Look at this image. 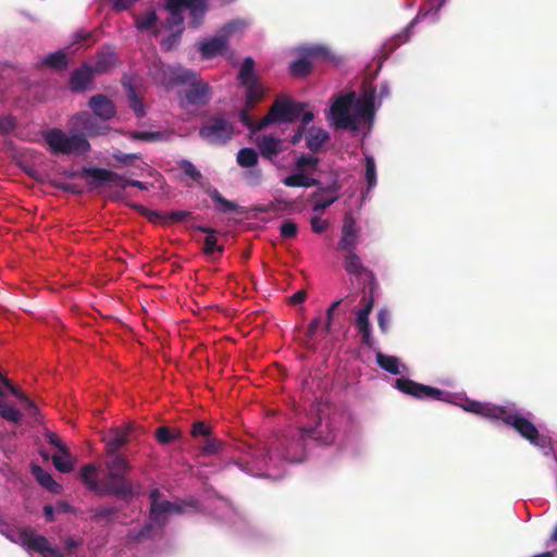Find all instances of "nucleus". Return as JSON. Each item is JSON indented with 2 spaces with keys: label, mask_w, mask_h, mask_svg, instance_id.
<instances>
[{
  "label": "nucleus",
  "mask_w": 557,
  "mask_h": 557,
  "mask_svg": "<svg viewBox=\"0 0 557 557\" xmlns=\"http://www.w3.org/2000/svg\"><path fill=\"white\" fill-rule=\"evenodd\" d=\"M106 468L108 473L102 478V486L109 495L117 496L122 499H131L134 496L132 482L126 478V473L132 470V466L126 455L114 453L106 455Z\"/></svg>",
  "instance_id": "1"
},
{
  "label": "nucleus",
  "mask_w": 557,
  "mask_h": 557,
  "mask_svg": "<svg viewBox=\"0 0 557 557\" xmlns=\"http://www.w3.org/2000/svg\"><path fill=\"white\" fill-rule=\"evenodd\" d=\"M164 9L169 12V16L164 22L168 29H185L183 11L188 10L190 28H199L209 10V0H165Z\"/></svg>",
  "instance_id": "2"
},
{
  "label": "nucleus",
  "mask_w": 557,
  "mask_h": 557,
  "mask_svg": "<svg viewBox=\"0 0 557 557\" xmlns=\"http://www.w3.org/2000/svg\"><path fill=\"white\" fill-rule=\"evenodd\" d=\"M235 135V124L224 112L207 116L198 131V136L210 146H225Z\"/></svg>",
  "instance_id": "3"
},
{
  "label": "nucleus",
  "mask_w": 557,
  "mask_h": 557,
  "mask_svg": "<svg viewBox=\"0 0 557 557\" xmlns=\"http://www.w3.org/2000/svg\"><path fill=\"white\" fill-rule=\"evenodd\" d=\"M306 108V103L293 101L285 96H278L271 106L268 114L258 121L256 128L264 129L273 123H293L299 119Z\"/></svg>",
  "instance_id": "4"
},
{
  "label": "nucleus",
  "mask_w": 557,
  "mask_h": 557,
  "mask_svg": "<svg viewBox=\"0 0 557 557\" xmlns=\"http://www.w3.org/2000/svg\"><path fill=\"white\" fill-rule=\"evenodd\" d=\"M44 139L54 154H83L90 149V145L84 135L67 136L59 128L45 132Z\"/></svg>",
  "instance_id": "5"
},
{
  "label": "nucleus",
  "mask_w": 557,
  "mask_h": 557,
  "mask_svg": "<svg viewBox=\"0 0 557 557\" xmlns=\"http://www.w3.org/2000/svg\"><path fill=\"white\" fill-rule=\"evenodd\" d=\"M183 86H186V88L177 92V100L181 108L205 107L210 102L212 88L207 82L202 81L195 71H193V77L188 79V82H185Z\"/></svg>",
  "instance_id": "6"
},
{
  "label": "nucleus",
  "mask_w": 557,
  "mask_h": 557,
  "mask_svg": "<svg viewBox=\"0 0 557 557\" xmlns=\"http://www.w3.org/2000/svg\"><path fill=\"white\" fill-rule=\"evenodd\" d=\"M149 73L154 83L163 86L168 90L175 86H183L185 82H188V79L193 77V70L182 66H171L160 60L152 63Z\"/></svg>",
  "instance_id": "7"
},
{
  "label": "nucleus",
  "mask_w": 557,
  "mask_h": 557,
  "mask_svg": "<svg viewBox=\"0 0 557 557\" xmlns=\"http://www.w3.org/2000/svg\"><path fill=\"white\" fill-rule=\"evenodd\" d=\"M144 430L135 424L134 422H128L115 428H111L108 431V434L103 437V442L106 444L104 453L106 455H113L114 453H121L120 450L129 442L137 440Z\"/></svg>",
  "instance_id": "8"
},
{
  "label": "nucleus",
  "mask_w": 557,
  "mask_h": 557,
  "mask_svg": "<svg viewBox=\"0 0 557 557\" xmlns=\"http://www.w3.org/2000/svg\"><path fill=\"white\" fill-rule=\"evenodd\" d=\"M13 542L22 545L29 552H36L42 557H64L61 550L52 547L44 535L35 533L30 528H23L16 533Z\"/></svg>",
  "instance_id": "9"
},
{
  "label": "nucleus",
  "mask_w": 557,
  "mask_h": 557,
  "mask_svg": "<svg viewBox=\"0 0 557 557\" xmlns=\"http://www.w3.org/2000/svg\"><path fill=\"white\" fill-rule=\"evenodd\" d=\"M243 23L233 21L225 24L220 32L209 40L202 41L199 46V51L203 59H212L218 54H224L228 46L230 37L239 30Z\"/></svg>",
  "instance_id": "10"
},
{
  "label": "nucleus",
  "mask_w": 557,
  "mask_h": 557,
  "mask_svg": "<svg viewBox=\"0 0 557 557\" xmlns=\"http://www.w3.org/2000/svg\"><path fill=\"white\" fill-rule=\"evenodd\" d=\"M506 425L511 426L521 437L529 441L532 445L545 448L549 445V440L540 434L535 424L522 414L511 411L507 417Z\"/></svg>",
  "instance_id": "11"
},
{
  "label": "nucleus",
  "mask_w": 557,
  "mask_h": 557,
  "mask_svg": "<svg viewBox=\"0 0 557 557\" xmlns=\"http://www.w3.org/2000/svg\"><path fill=\"white\" fill-rule=\"evenodd\" d=\"M355 98V92H349L339 96L331 106V114L336 128L351 131H356L358 128L356 117L349 113V109L352 107Z\"/></svg>",
  "instance_id": "12"
},
{
  "label": "nucleus",
  "mask_w": 557,
  "mask_h": 557,
  "mask_svg": "<svg viewBox=\"0 0 557 557\" xmlns=\"http://www.w3.org/2000/svg\"><path fill=\"white\" fill-rule=\"evenodd\" d=\"M395 387L398 388L401 393L418 399L432 398L443 400L444 396L446 395L445 392L436 387L424 385L406 377L396 379Z\"/></svg>",
  "instance_id": "13"
},
{
  "label": "nucleus",
  "mask_w": 557,
  "mask_h": 557,
  "mask_svg": "<svg viewBox=\"0 0 557 557\" xmlns=\"http://www.w3.org/2000/svg\"><path fill=\"white\" fill-rule=\"evenodd\" d=\"M372 293H373V288H370V295L369 296L364 295L361 298L363 308H361L357 312V317H356V321H355L356 327L358 329V331L361 334V343L363 345H366L368 348L374 347V339L372 337V329H371V324L369 321V315H370V313L373 309V305H374V299H373Z\"/></svg>",
  "instance_id": "14"
},
{
  "label": "nucleus",
  "mask_w": 557,
  "mask_h": 557,
  "mask_svg": "<svg viewBox=\"0 0 557 557\" xmlns=\"http://www.w3.org/2000/svg\"><path fill=\"white\" fill-rule=\"evenodd\" d=\"M360 228L351 213H346L342 225V236L337 243V250H356L359 242Z\"/></svg>",
  "instance_id": "15"
},
{
  "label": "nucleus",
  "mask_w": 557,
  "mask_h": 557,
  "mask_svg": "<svg viewBox=\"0 0 557 557\" xmlns=\"http://www.w3.org/2000/svg\"><path fill=\"white\" fill-rule=\"evenodd\" d=\"M182 512L183 507L180 504L170 500H161L158 504H151L149 519L154 525L163 528L169 522V515H180Z\"/></svg>",
  "instance_id": "16"
},
{
  "label": "nucleus",
  "mask_w": 557,
  "mask_h": 557,
  "mask_svg": "<svg viewBox=\"0 0 557 557\" xmlns=\"http://www.w3.org/2000/svg\"><path fill=\"white\" fill-rule=\"evenodd\" d=\"M82 175L87 178V183L91 188H98L107 183L119 186L120 180H122V175L102 168H83Z\"/></svg>",
  "instance_id": "17"
},
{
  "label": "nucleus",
  "mask_w": 557,
  "mask_h": 557,
  "mask_svg": "<svg viewBox=\"0 0 557 557\" xmlns=\"http://www.w3.org/2000/svg\"><path fill=\"white\" fill-rule=\"evenodd\" d=\"M300 437L304 441L310 438L321 445H331L335 441V433L329 423H323L319 420L313 428H302L300 430Z\"/></svg>",
  "instance_id": "18"
},
{
  "label": "nucleus",
  "mask_w": 557,
  "mask_h": 557,
  "mask_svg": "<svg viewBox=\"0 0 557 557\" xmlns=\"http://www.w3.org/2000/svg\"><path fill=\"white\" fill-rule=\"evenodd\" d=\"M283 140L272 135L258 136L256 146L260 156L270 162H274L276 157L283 151Z\"/></svg>",
  "instance_id": "19"
},
{
  "label": "nucleus",
  "mask_w": 557,
  "mask_h": 557,
  "mask_svg": "<svg viewBox=\"0 0 557 557\" xmlns=\"http://www.w3.org/2000/svg\"><path fill=\"white\" fill-rule=\"evenodd\" d=\"M92 113L102 121H110L116 114L114 102L106 95L98 94L88 101Z\"/></svg>",
  "instance_id": "20"
},
{
  "label": "nucleus",
  "mask_w": 557,
  "mask_h": 557,
  "mask_svg": "<svg viewBox=\"0 0 557 557\" xmlns=\"http://www.w3.org/2000/svg\"><path fill=\"white\" fill-rule=\"evenodd\" d=\"M95 75L89 64H83L81 67L75 69L70 77L71 90L74 92L84 91L92 82Z\"/></svg>",
  "instance_id": "21"
},
{
  "label": "nucleus",
  "mask_w": 557,
  "mask_h": 557,
  "mask_svg": "<svg viewBox=\"0 0 557 557\" xmlns=\"http://www.w3.org/2000/svg\"><path fill=\"white\" fill-rule=\"evenodd\" d=\"M115 63L116 57L114 51L110 48H103L98 51L91 70L98 75L106 74L115 66Z\"/></svg>",
  "instance_id": "22"
},
{
  "label": "nucleus",
  "mask_w": 557,
  "mask_h": 557,
  "mask_svg": "<svg viewBox=\"0 0 557 557\" xmlns=\"http://www.w3.org/2000/svg\"><path fill=\"white\" fill-rule=\"evenodd\" d=\"M210 198L216 206V210L221 213H231L236 212L237 214H246L247 210L243 207H239L236 202L227 200L223 197V195L216 189L211 188L207 190Z\"/></svg>",
  "instance_id": "23"
},
{
  "label": "nucleus",
  "mask_w": 557,
  "mask_h": 557,
  "mask_svg": "<svg viewBox=\"0 0 557 557\" xmlns=\"http://www.w3.org/2000/svg\"><path fill=\"white\" fill-rule=\"evenodd\" d=\"M79 475L90 491H94L99 495H109L102 486V480L100 482L96 480L97 468L94 465L88 463L83 466Z\"/></svg>",
  "instance_id": "24"
},
{
  "label": "nucleus",
  "mask_w": 557,
  "mask_h": 557,
  "mask_svg": "<svg viewBox=\"0 0 557 557\" xmlns=\"http://www.w3.org/2000/svg\"><path fill=\"white\" fill-rule=\"evenodd\" d=\"M329 139L330 135L326 131L313 126L307 132L306 146L311 152L315 153Z\"/></svg>",
  "instance_id": "25"
},
{
  "label": "nucleus",
  "mask_w": 557,
  "mask_h": 557,
  "mask_svg": "<svg viewBox=\"0 0 557 557\" xmlns=\"http://www.w3.org/2000/svg\"><path fill=\"white\" fill-rule=\"evenodd\" d=\"M511 409L506 406L493 405L490 403H482L480 416L490 420H502L507 423V417L510 416Z\"/></svg>",
  "instance_id": "26"
},
{
  "label": "nucleus",
  "mask_w": 557,
  "mask_h": 557,
  "mask_svg": "<svg viewBox=\"0 0 557 557\" xmlns=\"http://www.w3.org/2000/svg\"><path fill=\"white\" fill-rule=\"evenodd\" d=\"M354 110L357 122L359 120H370L374 114L373 95L364 96L354 101Z\"/></svg>",
  "instance_id": "27"
},
{
  "label": "nucleus",
  "mask_w": 557,
  "mask_h": 557,
  "mask_svg": "<svg viewBox=\"0 0 557 557\" xmlns=\"http://www.w3.org/2000/svg\"><path fill=\"white\" fill-rule=\"evenodd\" d=\"M194 228L201 233L207 234V237L205 238V242H203L205 255L212 256L215 252L222 253L224 251V247L218 245V239L214 235L216 233V231L214 228L209 227V226H200V225L194 226Z\"/></svg>",
  "instance_id": "28"
},
{
  "label": "nucleus",
  "mask_w": 557,
  "mask_h": 557,
  "mask_svg": "<svg viewBox=\"0 0 557 557\" xmlns=\"http://www.w3.org/2000/svg\"><path fill=\"white\" fill-rule=\"evenodd\" d=\"M32 474L35 476L37 482L52 493H59L61 486L53 480L51 474L44 470L40 466H32Z\"/></svg>",
  "instance_id": "29"
},
{
  "label": "nucleus",
  "mask_w": 557,
  "mask_h": 557,
  "mask_svg": "<svg viewBox=\"0 0 557 557\" xmlns=\"http://www.w3.org/2000/svg\"><path fill=\"white\" fill-rule=\"evenodd\" d=\"M344 268L348 274L361 275L369 271L363 267L360 257L356 253V250L344 251Z\"/></svg>",
  "instance_id": "30"
},
{
  "label": "nucleus",
  "mask_w": 557,
  "mask_h": 557,
  "mask_svg": "<svg viewBox=\"0 0 557 557\" xmlns=\"http://www.w3.org/2000/svg\"><path fill=\"white\" fill-rule=\"evenodd\" d=\"M283 184L287 187H312L318 186L320 182L298 171L297 173L284 177Z\"/></svg>",
  "instance_id": "31"
},
{
  "label": "nucleus",
  "mask_w": 557,
  "mask_h": 557,
  "mask_svg": "<svg viewBox=\"0 0 557 557\" xmlns=\"http://www.w3.org/2000/svg\"><path fill=\"white\" fill-rule=\"evenodd\" d=\"M246 87V103L248 109H253L255 104L263 99L264 91L259 81L244 85Z\"/></svg>",
  "instance_id": "32"
},
{
  "label": "nucleus",
  "mask_w": 557,
  "mask_h": 557,
  "mask_svg": "<svg viewBox=\"0 0 557 557\" xmlns=\"http://www.w3.org/2000/svg\"><path fill=\"white\" fill-rule=\"evenodd\" d=\"M238 81L242 85H248L249 83L259 81L255 74V61L252 58L247 57L244 59L239 69Z\"/></svg>",
  "instance_id": "33"
},
{
  "label": "nucleus",
  "mask_w": 557,
  "mask_h": 557,
  "mask_svg": "<svg viewBox=\"0 0 557 557\" xmlns=\"http://www.w3.org/2000/svg\"><path fill=\"white\" fill-rule=\"evenodd\" d=\"M312 71V63L308 58L301 54L300 58L293 61L289 65L290 75L294 77H306Z\"/></svg>",
  "instance_id": "34"
},
{
  "label": "nucleus",
  "mask_w": 557,
  "mask_h": 557,
  "mask_svg": "<svg viewBox=\"0 0 557 557\" xmlns=\"http://www.w3.org/2000/svg\"><path fill=\"white\" fill-rule=\"evenodd\" d=\"M236 161L242 168H252L258 163V152L252 148H242L237 152Z\"/></svg>",
  "instance_id": "35"
},
{
  "label": "nucleus",
  "mask_w": 557,
  "mask_h": 557,
  "mask_svg": "<svg viewBox=\"0 0 557 557\" xmlns=\"http://www.w3.org/2000/svg\"><path fill=\"white\" fill-rule=\"evenodd\" d=\"M377 364L391 374H399V360L394 356L384 355L383 352L376 354Z\"/></svg>",
  "instance_id": "36"
},
{
  "label": "nucleus",
  "mask_w": 557,
  "mask_h": 557,
  "mask_svg": "<svg viewBox=\"0 0 557 557\" xmlns=\"http://www.w3.org/2000/svg\"><path fill=\"white\" fill-rule=\"evenodd\" d=\"M127 136L134 140H143V141H164L168 140L169 135L163 132H139L132 131L127 133Z\"/></svg>",
  "instance_id": "37"
},
{
  "label": "nucleus",
  "mask_w": 557,
  "mask_h": 557,
  "mask_svg": "<svg viewBox=\"0 0 557 557\" xmlns=\"http://www.w3.org/2000/svg\"><path fill=\"white\" fill-rule=\"evenodd\" d=\"M128 90H127V97H128V106L133 110L134 114L137 117H143L146 115V108L144 102L140 100V98L137 96L136 90L134 87L128 84Z\"/></svg>",
  "instance_id": "38"
},
{
  "label": "nucleus",
  "mask_w": 557,
  "mask_h": 557,
  "mask_svg": "<svg viewBox=\"0 0 557 557\" xmlns=\"http://www.w3.org/2000/svg\"><path fill=\"white\" fill-rule=\"evenodd\" d=\"M44 64L54 70H65L67 67V58L63 51L50 53L44 60Z\"/></svg>",
  "instance_id": "39"
},
{
  "label": "nucleus",
  "mask_w": 557,
  "mask_h": 557,
  "mask_svg": "<svg viewBox=\"0 0 557 557\" xmlns=\"http://www.w3.org/2000/svg\"><path fill=\"white\" fill-rule=\"evenodd\" d=\"M300 52L304 57L308 58V60L312 59H327L330 57V51L326 47L321 45H313V46H307L302 47L300 49Z\"/></svg>",
  "instance_id": "40"
},
{
  "label": "nucleus",
  "mask_w": 557,
  "mask_h": 557,
  "mask_svg": "<svg viewBox=\"0 0 557 557\" xmlns=\"http://www.w3.org/2000/svg\"><path fill=\"white\" fill-rule=\"evenodd\" d=\"M0 417L12 423H20L22 413L13 406L0 403Z\"/></svg>",
  "instance_id": "41"
},
{
  "label": "nucleus",
  "mask_w": 557,
  "mask_h": 557,
  "mask_svg": "<svg viewBox=\"0 0 557 557\" xmlns=\"http://www.w3.org/2000/svg\"><path fill=\"white\" fill-rule=\"evenodd\" d=\"M157 21L158 15L156 11L151 10L145 15H139L136 17V27L141 32L148 30L156 25Z\"/></svg>",
  "instance_id": "42"
},
{
  "label": "nucleus",
  "mask_w": 557,
  "mask_h": 557,
  "mask_svg": "<svg viewBox=\"0 0 557 557\" xmlns=\"http://www.w3.org/2000/svg\"><path fill=\"white\" fill-rule=\"evenodd\" d=\"M156 438L161 445H166L180 437L178 431L172 432L168 426H160L156 430Z\"/></svg>",
  "instance_id": "43"
},
{
  "label": "nucleus",
  "mask_w": 557,
  "mask_h": 557,
  "mask_svg": "<svg viewBox=\"0 0 557 557\" xmlns=\"http://www.w3.org/2000/svg\"><path fill=\"white\" fill-rule=\"evenodd\" d=\"M366 181L368 185V190L373 188L376 185V168L373 157H366Z\"/></svg>",
  "instance_id": "44"
},
{
  "label": "nucleus",
  "mask_w": 557,
  "mask_h": 557,
  "mask_svg": "<svg viewBox=\"0 0 557 557\" xmlns=\"http://www.w3.org/2000/svg\"><path fill=\"white\" fill-rule=\"evenodd\" d=\"M183 33H184L183 29L173 30L169 36L164 37L161 40V42H160L161 48L164 51H171V50L175 49L181 41V37H182Z\"/></svg>",
  "instance_id": "45"
},
{
  "label": "nucleus",
  "mask_w": 557,
  "mask_h": 557,
  "mask_svg": "<svg viewBox=\"0 0 557 557\" xmlns=\"http://www.w3.org/2000/svg\"><path fill=\"white\" fill-rule=\"evenodd\" d=\"M52 462L57 470H59L62 473H69L73 470V461L71 460V455L66 457L65 455H54L52 457Z\"/></svg>",
  "instance_id": "46"
},
{
  "label": "nucleus",
  "mask_w": 557,
  "mask_h": 557,
  "mask_svg": "<svg viewBox=\"0 0 557 557\" xmlns=\"http://www.w3.org/2000/svg\"><path fill=\"white\" fill-rule=\"evenodd\" d=\"M45 438L46 441L57 447L61 454L65 455L66 457L70 456V450L66 447V445L62 442V440L59 437V435L52 431L46 430L45 432Z\"/></svg>",
  "instance_id": "47"
},
{
  "label": "nucleus",
  "mask_w": 557,
  "mask_h": 557,
  "mask_svg": "<svg viewBox=\"0 0 557 557\" xmlns=\"http://www.w3.org/2000/svg\"><path fill=\"white\" fill-rule=\"evenodd\" d=\"M319 163V159L315 157H312L310 154H301L296 160V169L300 172L306 171L307 169L315 170Z\"/></svg>",
  "instance_id": "48"
},
{
  "label": "nucleus",
  "mask_w": 557,
  "mask_h": 557,
  "mask_svg": "<svg viewBox=\"0 0 557 557\" xmlns=\"http://www.w3.org/2000/svg\"><path fill=\"white\" fill-rule=\"evenodd\" d=\"M280 233L283 238H295L298 233V226L293 220H285L280 227Z\"/></svg>",
  "instance_id": "49"
},
{
  "label": "nucleus",
  "mask_w": 557,
  "mask_h": 557,
  "mask_svg": "<svg viewBox=\"0 0 557 557\" xmlns=\"http://www.w3.org/2000/svg\"><path fill=\"white\" fill-rule=\"evenodd\" d=\"M181 169L184 174L194 181H199L201 178V173L196 169V166L188 160H183L181 162Z\"/></svg>",
  "instance_id": "50"
},
{
  "label": "nucleus",
  "mask_w": 557,
  "mask_h": 557,
  "mask_svg": "<svg viewBox=\"0 0 557 557\" xmlns=\"http://www.w3.org/2000/svg\"><path fill=\"white\" fill-rule=\"evenodd\" d=\"M222 445H223L222 441H220L218 438L208 437L202 447V451L206 455H214L221 450Z\"/></svg>",
  "instance_id": "51"
},
{
  "label": "nucleus",
  "mask_w": 557,
  "mask_h": 557,
  "mask_svg": "<svg viewBox=\"0 0 557 557\" xmlns=\"http://www.w3.org/2000/svg\"><path fill=\"white\" fill-rule=\"evenodd\" d=\"M191 435L196 436H205L209 437L211 435V428L207 425L203 421H197L193 424Z\"/></svg>",
  "instance_id": "52"
},
{
  "label": "nucleus",
  "mask_w": 557,
  "mask_h": 557,
  "mask_svg": "<svg viewBox=\"0 0 557 557\" xmlns=\"http://www.w3.org/2000/svg\"><path fill=\"white\" fill-rule=\"evenodd\" d=\"M16 126L15 119L11 115L0 116V135L12 132Z\"/></svg>",
  "instance_id": "53"
},
{
  "label": "nucleus",
  "mask_w": 557,
  "mask_h": 557,
  "mask_svg": "<svg viewBox=\"0 0 557 557\" xmlns=\"http://www.w3.org/2000/svg\"><path fill=\"white\" fill-rule=\"evenodd\" d=\"M52 185L55 188H58L62 191H65V193H71L74 195H79L83 193V189L76 184H71V183H65V182H53Z\"/></svg>",
  "instance_id": "54"
},
{
  "label": "nucleus",
  "mask_w": 557,
  "mask_h": 557,
  "mask_svg": "<svg viewBox=\"0 0 557 557\" xmlns=\"http://www.w3.org/2000/svg\"><path fill=\"white\" fill-rule=\"evenodd\" d=\"M310 224L312 232L315 234H322L329 227V222L326 220H322L319 216H312Z\"/></svg>",
  "instance_id": "55"
},
{
  "label": "nucleus",
  "mask_w": 557,
  "mask_h": 557,
  "mask_svg": "<svg viewBox=\"0 0 557 557\" xmlns=\"http://www.w3.org/2000/svg\"><path fill=\"white\" fill-rule=\"evenodd\" d=\"M0 383H2L4 385V387L20 400L24 399V397L26 396L20 388L15 387L11 383V381L8 377L3 376L1 373H0Z\"/></svg>",
  "instance_id": "56"
},
{
  "label": "nucleus",
  "mask_w": 557,
  "mask_h": 557,
  "mask_svg": "<svg viewBox=\"0 0 557 557\" xmlns=\"http://www.w3.org/2000/svg\"><path fill=\"white\" fill-rule=\"evenodd\" d=\"M191 216H193V212H190V211L176 210V211H171L168 214V220L172 223H176V222L186 221L187 219H189Z\"/></svg>",
  "instance_id": "57"
},
{
  "label": "nucleus",
  "mask_w": 557,
  "mask_h": 557,
  "mask_svg": "<svg viewBox=\"0 0 557 557\" xmlns=\"http://www.w3.org/2000/svg\"><path fill=\"white\" fill-rule=\"evenodd\" d=\"M113 159L122 164H132V162L136 159H139V156L136 153H124L121 151H116L112 154Z\"/></svg>",
  "instance_id": "58"
},
{
  "label": "nucleus",
  "mask_w": 557,
  "mask_h": 557,
  "mask_svg": "<svg viewBox=\"0 0 557 557\" xmlns=\"http://www.w3.org/2000/svg\"><path fill=\"white\" fill-rule=\"evenodd\" d=\"M389 314L386 309H380L377 312V324L382 333L388 331Z\"/></svg>",
  "instance_id": "59"
},
{
  "label": "nucleus",
  "mask_w": 557,
  "mask_h": 557,
  "mask_svg": "<svg viewBox=\"0 0 557 557\" xmlns=\"http://www.w3.org/2000/svg\"><path fill=\"white\" fill-rule=\"evenodd\" d=\"M119 186L121 188H123V189H125L128 186L137 187V188H139L141 190H147L148 189V186H147L146 183L137 181V180L126 178L124 176H122V180H120V185Z\"/></svg>",
  "instance_id": "60"
},
{
  "label": "nucleus",
  "mask_w": 557,
  "mask_h": 557,
  "mask_svg": "<svg viewBox=\"0 0 557 557\" xmlns=\"http://www.w3.org/2000/svg\"><path fill=\"white\" fill-rule=\"evenodd\" d=\"M249 110L250 109L246 107V109L239 113V120L247 128H249L252 132H257L258 129L256 128V125L258 124V122H253V120L249 115Z\"/></svg>",
  "instance_id": "61"
},
{
  "label": "nucleus",
  "mask_w": 557,
  "mask_h": 557,
  "mask_svg": "<svg viewBox=\"0 0 557 557\" xmlns=\"http://www.w3.org/2000/svg\"><path fill=\"white\" fill-rule=\"evenodd\" d=\"M321 323H322L321 317H315L314 319L311 320V322L309 323L308 329L306 331V337L308 341L313 339Z\"/></svg>",
  "instance_id": "62"
},
{
  "label": "nucleus",
  "mask_w": 557,
  "mask_h": 557,
  "mask_svg": "<svg viewBox=\"0 0 557 557\" xmlns=\"http://www.w3.org/2000/svg\"><path fill=\"white\" fill-rule=\"evenodd\" d=\"M116 511L115 507H99L95 510V516L99 519H110Z\"/></svg>",
  "instance_id": "63"
},
{
  "label": "nucleus",
  "mask_w": 557,
  "mask_h": 557,
  "mask_svg": "<svg viewBox=\"0 0 557 557\" xmlns=\"http://www.w3.org/2000/svg\"><path fill=\"white\" fill-rule=\"evenodd\" d=\"M481 407H482V403L476 401V400H467L462 405V408L466 411L471 412V413H475V414H479V416H480V412H481Z\"/></svg>",
  "instance_id": "64"
}]
</instances>
